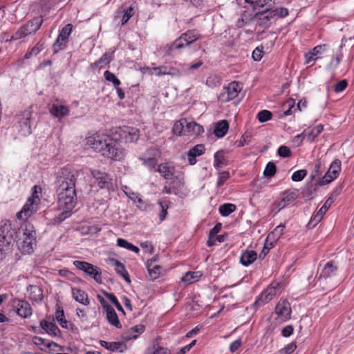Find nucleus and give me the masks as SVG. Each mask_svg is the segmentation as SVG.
<instances>
[{
	"instance_id": "ea45409f",
	"label": "nucleus",
	"mask_w": 354,
	"mask_h": 354,
	"mask_svg": "<svg viewBox=\"0 0 354 354\" xmlns=\"http://www.w3.org/2000/svg\"><path fill=\"white\" fill-rule=\"evenodd\" d=\"M45 46V43L43 41H39L37 43V44L32 48H30L25 54L24 58L26 59H30L32 56H36L38 55L41 50H44Z\"/></svg>"
},
{
	"instance_id": "69168bd1",
	"label": "nucleus",
	"mask_w": 354,
	"mask_h": 354,
	"mask_svg": "<svg viewBox=\"0 0 354 354\" xmlns=\"http://www.w3.org/2000/svg\"><path fill=\"white\" fill-rule=\"evenodd\" d=\"M348 86V82L346 80H342L337 82L334 86V91L335 93H340L346 89Z\"/></svg>"
},
{
	"instance_id": "ddd939ff",
	"label": "nucleus",
	"mask_w": 354,
	"mask_h": 354,
	"mask_svg": "<svg viewBox=\"0 0 354 354\" xmlns=\"http://www.w3.org/2000/svg\"><path fill=\"white\" fill-rule=\"evenodd\" d=\"M341 161L335 159L330 164L328 171L319 182L320 185H325L336 179L341 171Z\"/></svg>"
},
{
	"instance_id": "c03bdc74",
	"label": "nucleus",
	"mask_w": 354,
	"mask_h": 354,
	"mask_svg": "<svg viewBox=\"0 0 354 354\" xmlns=\"http://www.w3.org/2000/svg\"><path fill=\"white\" fill-rule=\"evenodd\" d=\"M236 209V207L235 205L232 203H225L219 207V213L223 216H227L231 213L234 212Z\"/></svg>"
},
{
	"instance_id": "6ab92c4d",
	"label": "nucleus",
	"mask_w": 354,
	"mask_h": 354,
	"mask_svg": "<svg viewBox=\"0 0 354 354\" xmlns=\"http://www.w3.org/2000/svg\"><path fill=\"white\" fill-rule=\"evenodd\" d=\"M39 326L41 329L44 331L41 332V333H46L53 337H60V330L55 324L54 320L49 321L47 319H41L39 322Z\"/></svg>"
},
{
	"instance_id": "c9c22d12",
	"label": "nucleus",
	"mask_w": 354,
	"mask_h": 354,
	"mask_svg": "<svg viewBox=\"0 0 354 354\" xmlns=\"http://www.w3.org/2000/svg\"><path fill=\"white\" fill-rule=\"evenodd\" d=\"M147 71L150 75H155L156 76H162L166 75H173L174 74L170 71V69L166 66H160L157 67H147L144 68Z\"/></svg>"
},
{
	"instance_id": "774afa93",
	"label": "nucleus",
	"mask_w": 354,
	"mask_h": 354,
	"mask_svg": "<svg viewBox=\"0 0 354 354\" xmlns=\"http://www.w3.org/2000/svg\"><path fill=\"white\" fill-rule=\"evenodd\" d=\"M55 318L59 324H60V323H62V322H64L66 320L65 319L64 310L60 306H59L56 310Z\"/></svg>"
},
{
	"instance_id": "8fccbe9b",
	"label": "nucleus",
	"mask_w": 354,
	"mask_h": 354,
	"mask_svg": "<svg viewBox=\"0 0 354 354\" xmlns=\"http://www.w3.org/2000/svg\"><path fill=\"white\" fill-rule=\"evenodd\" d=\"M127 346L123 342H111L109 351L113 352L122 353L126 351Z\"/></svg>"
},
{
	"instance_id": "4468645a",
	"label": "nucleus",
	"mask_w": 354,
	"mask_h": 354,
	"mask_svg": "<svg viewBox=\"0 0 354 354\" xmlns=\"http://www.w3.org/2000/svg\"><path fill=\"white\" fill-rule=\"evenodd\" d=\"M274 313L276 319L285 322L290 319L292 309L290 302L287 299H280L275 306Z\"/></svg>"
},
{
	"instance_id": "5701e85b",
	"label": "nucleus",
	"mask_w": 354,
	"mask_h": 354,
	"mask_svg": "<svg viewBox=\"0 0 354 354\" xmlns=\"http://www.w3.org/2000/svg\"><path fill=\"white\" fill-rule=\"evenodd\" d=\"M49 111L54 117L61 120L69 115L70 109L68 106L65 105L53 104Z\"/></svg>"
},
{
	"instance_id": "338daca9",
	"label": "nucleus",
	"mask_w": 354,
	"mask_h": 354,
	"mask_svg": "<svg viewBox=\"0 0 354 354\" xmlns=\"http://www.w3.org/2000/svg\"><path fill=\"white\" fill-rule=\"evenodd\" d=\"M278 154L283 158H288L291 156L290 149L286 146H281L278 149Z\"/></svg>"
},
{
	"instance_id": "c85d7f7f",
	"label": "nucleus",
	"mask_w": 354,
	"mask_h": 354,
	"mask_svg": "<svg viewBox=\"0 0 354 354\" xmlns=\"http://www.w3.org/2000/svg\"><path fill=\"white\" fill-rule=\"evenodd\" d=\"M337 271V267L334 264L333 261H328L326 263L323 269L322 270L319 277L318 278L319 280L322 279H327L328 277H331L335 276Z\"/></svg>"
},
{
	"instance_id": "052dcab7",
	"label": "nucleus",
	"mask_w": 354,
	"mask_h": 354,
	"mask_svg": "<svg viewBox=\"0 0 354 354\" xmlns=\"http://www.w3.org/2000/svg\"><path fill=\"white\" fill-rule=\"evenodd\" d=\"M63 328H66L68 330L71 331L72 333L76 335L78 333V328L75 326L74 324L71 322H68L67 320L62 322L59 324Z\"/></svg>"
},
{
	"instance_id": "58836bf2",
	"label": "nucleus",
	"mask_w": 354,
	"mask_h": 354,
	"mask_svg": "<svg viewBox=\"0 0 354 354\" xmlns=\"http://www.w3.org/2000/svg\"><path fill=\"white\" fill-rule=\"evenodd\" d=\"M116 272L120 274L124 279L130 283L131 280L128 272L127 271L124 266L118 260L113 259Z\"/></svg>"
},
{
	"instance_id": "f3484780",
	"label": "nucleus",
	"mask_w": 354,
	"mask_h": 354,
	"mask_svg": "<svg viewBox=\"0 0 354 354\" xmlns=\"http://www.w3.org/2000/svg\"><path fill=\"white\" fill-rule=\"evenodd\" d=\"M38 202L33 198H28L21 210L17 214V217L19 220H27L36 211Z\"/></svg>"
},
{
	"instance_id": "a878e982",
	"label": "nucleus",
	"mask_w": 354,
	"mask_h": 354,
	"mask_svg": "<svg viewBox=\"0 0 354 354\" xmlns=\"http://www.w3.org/2000/svg\"><path fill=\"white\" fill-rule=\"evenodd\" d=\"M133 14V8L131 6H129L127 8H120L115 12V19L122 17L121 24L122 25H124L128 22Z\"/></svg>"
},
{
	"instance_id": "13d9d810",
	"label": "nucleus",
	"mask_w": 354,
	"mask_h": 354,
	"mask_svg": "<svg viewBox=\"0 0 354 354\" xmlns=\"http://www.w3.org/2000/svg\"><path fill=\"white\" fill-rule=\"evenodd\" d=\"M307 175V171L306 169H300L295 171L291 177L292 181L299 182L302 180Z\"/></svg>"
},
{
	"instance_id": "09e8293b",
	"label": "nucleus",
	"mask_w": 354,
	"mask_h": 354,
	"mask_svg": "<svg viewBox=\"0 0 354 354\" xmlns=\"http://www.w3.org/2000/svg\"><path fill=\"white\" fill-rule=\"evenodd\" d=\"M68 41L66 40H61V39L57 37L55 43L53 45V50L55 54L59 53V51L65 49L67 46Z\"/></svg>"
},
{
	"instance_id": "c756f323",
	"label": "nucleus",
	"mask_w": 354,
	"mask_h": 354,
	"mask_svg": "<svg viewBox=\"0 0 354 354\" xmlns=\"http://www.w3.org/2000/svg\"><path fill=\"white\" fill-rule=\"evenodd\" d=\"M245 2L253 5V10H256L261 8L272 10L271 8L275 4L276 0H245Z\"/></svg>"
},
{
	"instance_id": "39448f33",
	"label": "nucleus",
	"mask_w": 354,
	"mask_h": 354,
	"mask_svg": "<svg viewBox=\"0 0 354 354\" xmlns=\"http://www.w3.org/2000/svg\"><path fill=\"white\" fill-rule=\"evenodd\" d=\"M23 236V241L18 243V247L23 254H31L36 245V232L32 225H26Z\"/></svg>"
},
{
	"instance_id": "603ef678",
	"label": "nucleus",
	"mask_w": 354,
	"mask_h": 354,
	"mask_svg": "<svg viewBox=\"0 0 354 354\" xmlns=\"http://www.w3.org/2000/svg\"><path fill=\"white\" fill-rule=\"evenodd\" d=\"M104 76L106 81L113 83L114 87H117L118 86H120L121 84L120 80L115 75V74L110 72L109 71H106L104 73Z\"/></svg>"
},
{
	"instance_id": "72a5a7b5",
	"label": "nucleus",
	"mask_w": 354,
	"mask_h": 354,
	"mask_svg": "<svg viewBox=\"0 0 354 354\" xmlns=\"http://www.w3.org/2000/svg\"><path fill=\"white\" fill-rule=\"evenodd\" d=\"M151 151H156L157 153L158 152V150L156 149H150L147 151L146 153H145L142 156L140 157L139 159L141 161H142L144 165L147 167L150 171H152L153 169H155L158 160L155 157L147 156V154L149 153Z\"/></svg>"
},
{
	"instance_id": "20e7f679",
	"label": "nucleus",
	"mask_w": 354,
	"mask_h": 354,
	"mask_svg": "<svg viewBox=\"0 0 354 354\" xmlns=\"http://www.w3.org/2000/svg\"><path fill=\"white\" fill-rule=\"evenodd\" d=\"M42 23L43 19L41 17H34L20 27L11 37V39L18 40L35 34L39 29Z\"/></svg>"
},
{
	"instance_id": "dca6fc26",
	"label": "nucleus",
	"mask_w": 354,
	"mask_h": 354,
	"mask_svg": "<svg viewBox=\"0 0 354 354\" xmlns=\"http://www.w3.org/2000/svg\"><path fill=\"white\" fill-rule=\"evenodd\" d=\"M274 16L270 14V10L257 12L252 17V19L257 21L259 26L263 29L268 28L272 24V19Z\"/></svg>"
},
{
	"instance_id": "9b49d317",
	"label": "nucleus",
	"mask_w": 354,
	"mask_h": 354,
	"mask_svg": "<svg viewBox=\"0 0 354 354\" xmlns=\"http://www.w3.org/2000/svg\"><path fill=\"white\" fill-rule=\"evenodd\" d=\"M17 229L16 222L12 223L9 220L2 221L0 223V236L15 241L18 237Z\"/></svg>"
},
{
	"instance_id": "de8ad7c7",
	"label": "nucleus",
	"mask_w": 354,
	"mask_h": 354,
	"mask_svg": "<svg viewBox=\"0 0 354 354\" xmlns=\"http://www.w3.org/2000/svg\"><path fill=\"white\" fill-rule=\"evenodd\" d=\"M73 26L71 24H68L64 26L62 30H60L57 37L61 39V40H66L68 41V37L72 32Z\"/></svg>"
},
{
	"instance_id": "1a4fd4ad",
	"label": "nucleus",
	"mask_w": 354,
	"mask_h": 354,
	"mask_svg": "<svg viewBox=\"0 0 354 354\" xmlns=\"http://www.w3.org/2000/svg\"><path fill=\"white\" fill-rule=\"evenodd\" d=\"M73 265L79 270H82L91 278H93L97 283H102V272L100 268L93 266V264L82 261H74Z\"/></svg>"
},
{
	"instance_id": "bf43d9fd",
	"label": "nucleus",
	"mask_w": 354,
	"mask_h": 354,
	"mask_svg": "<svg viewBox=\"0 0 354 354\" xmlns=\"http://www.w3.org/2000/svg\"><path fill=\"white\" fill-rule=\"evenodd\" d=\"M230 177L229 171H224L218 173L216 185L221 187Z\"/></svg>"
},
{
	"instance_id": "a211bd4d",
	"label": "nucleus",
	"mask_w": 354,
	"mask_h": 354,
	"mask_svg": "<svg viewBox=\"0 0 354 354\" xmlns=\"http://www.w3.org/2000/svg\"><path fill=\"white\" fill-rule=\"evenodd\" d=\"M91 174L101 189H109L111 187V178L106 173L99 170H92Z\"/></svg>"
},
{
	"instance_id": "79ce46f5",
	"label": "nucleus",
	"mask_w": 354,
	"mask_h": 354,
	"mask_svg": "<svg viewBox=\"0 0 354 354\" xmlns=\"http://www.w3.org/2000/svg\"><path fill=\"white\" fill-rule=\"evenodd\" d=\"M324 130V126L322 124L317 125L307 131L308 139L313 141L317 136H319Z\"/></svg>"
},
{
	"instance_id": "e433bc0d",
	"label": "nucleus",
	"mask_w": 354,
	"mask_h": 354,
	"mask_svg": "<svg viewBox=\"0 0 354 354\" xmlns=\"http://www.w3.org/2000/svg\"><path fill=\"white\" fill-rule=\"evenodd\" d=\"M185 131H187L189 134L194 136H199L200 134L204 132V129L201 125H200L199 124L196 123L194 121H187Z\"/></svg>"
},
{
	"instance_id": "4be33fe9",
	"label": "nucleus",
	"mask_w": 354,
	"mask_h": 354,
	"mask_svg": "<svg viewBox=\"0 0 354 354\" xmlns=\"http://www.w3.org/2000/svg\"><path fill=\"white\" fill-rule=\"evenodd\" d=\"M145 329V326L142 324H138L130 328L122 335V338L124 341H129L133 339H136L140 334H142Z\"/></svg>"
},
{
	"instance_id": "aec40b11",
	"label": "nucleus",
	"mask_w": 354,
	"mask_h": 354,
	"mask_svg": "<svg viewBox=\"0 0 354 354\" xmlns=\"http://www.w3.org/2000/svg\"><path fill=\"white\" fill-rule=\"evenodd\" d=\"M328 48L327 44L317 45L312 50L305 54L306 64H309L312 61L317 60L321 58V55Z\"/></svg>"
},
{
	"instance_id": "f257e3e1",
	"label": "nucleus",
	"mask_w": 354,
	"mask_h": 354,
	"mask_svg": "<svg viewBox=\"0 0 354 354\" xmlns=\"http://www.w3.org/2000/svg\"><path fill=\"white\" fill-rule=\"evenodd\" d=\"M120 140L106 134L97 133L87 138L88 143L103 156L114 160H120L125 156V150L121 142L131 143L138 140L140 131L134 127H126L118 132Z\"/></svg>"
},
{
	"instance_id": "49530a36",
	"label": "nucleus",
	"mask_w": 354,
	"mask_h": 354,
	"mask_svg": "<svg viewBox=\"0 0 354 354\" xmlns=\"http://www.w3.org/2000/svg\"><path fill=\"white\" fill-rule=\"evenodd\" d=\"M117 244L118 246L121 248H126L136 253H138L140 251V249L137 246H135L134 245H133L132 243H129V241L124 239H118Z\"/></svg>"
},
{
	"instance_id": "f8f14e48",
	"label": "nucleus",
	"mask_w": 354,
	"mask_h": 354,
	"mask_svg": "<svg viewBox=\"0 0 354 354\" xmlns=\"http://www.w3.org/2000/svg\"><path fill=\"white\" fill-rule=\"evenodd\" d=\"M241 88L236 82H230L227 86L223 88V91L218 95V100L221 102H227L237 97Z\"/></svg>"
},
{
	"instance_id": "b1692460",
	"label": "nucleus",
	"mask_w": 354,
	"mask_h": 354,
	"mask_svg": "<svg viewBox=\"0 0 354 354\" xmlns=\"http://www.w3.org/2000/svg\"><path fill=\"white\" fill-rule=\"evenodd\" d=\"M156 259H151L147 261V268L149 275L152 280L158 279L162 274V268L160 266L155 264Z\"/></svg>"
},
{
	"instance_id": "680f3d73",
	"label": "nucleus",
	"mask_w": 354,
	"mask_h": 354,
	"mask_svg": "<svg viewBox=\"0 0 354 354\" xmlns=\"http://www.w3.org/2000/svg\"><path fill=\"white\" fill-rule=\"evenodd\" d=\"M288 10L286 8H277L274 10H270V14L274 17L279 16L280 17H285L288 15Z\"/></svg>"
},
{
	"instance_id": "423d86ee",
	"label": "nucleus",
	"mask_w": 354,
	"mask_h": 354,
	"mask_svg": "<svg viewBox=\"0 0 354 354\" xmlns=\"http://www.w3.org/2000/svg\"><path fill=\"white\" fill-rule=\"evenodd\" d=\"M35 114L29 107L17 115L19 126V131L23 136H28L32 133V124L35 119Z\"/></svg>"
},
{
	"instance_id": "4d7b16f0",
	"label": "nucleus",
	"mask_w": 354,
	"mask_h": 354,
	"mask_svg": "<svg viewBox=\"0 0 354 354\" xmlns=\"http://www.w3.org/2000/svg\"><path fill=\"white\" fill-rule=\"evenodd\" d=\"M343 54L339 50V53H337L336 56L335 57H333L328 64V68H336L339 63L341 62V60L342 59Z\"/></svg>"
},
{
	"instance_id": "412c9836",
	"label": "nucleus",
	"mask_w": 354,
	"mask_h": 354,
	"mask_svg": "<svg viewBox=\"0 0 354 354\" xmlns=\"http://www.w3.org/2000/svg\"><path fill=\"white\" fill-rule=\"evenodd\" d=\"M299 194V189H293L291 190H288L283 194V196L281 200L279 203L278 206L283 209L288 204L294 202L297 198L298 197Z\"/></svg>"
},
{
	"instance_id": "f704fd0d",
	"label": "nucleus",
	"mask_w": 354,
	"mask_h": 354,
	"mask_svg": "<svg viewBox=\"0 0 354 354\" xmlns=\"http://www.w3.org/2000/svg\"><path fill=\"white\" fill-rule=\"evenodd\" d=\"M257 258V254L253 250H245L240 257V262L244 266L252 264Z\"/></svg>"
},
{
	"instance_id": "f03ea898",
	"label": "nucleus",
	"mask_w": 354,
	"mask_h": 354,
	"mask_svg": "<svg viewBox=\"0 0 354 354\" xmlns=\"http://www.w3.org/2000/svg\"><path fill=\"white\" fill-rule=\"evenodd\" d=\"M76 180V174L68 168L63 167L57 172L55 181L56 193L59 209L62 211L58 216L59 221L71 215L77 203Z\"/></svg>"
},
{
	"instance_id": "3c124183",
	"label": "nucleus",
	"mask_w": 354,
	"mask_h": 354,
	"mask_svg": "<svg viewBox=\"0 0 354 354\" xmlns=\"http://www.w3.org/2000/svg\"><path fill=\"white\" fill-rule=\"evenodd\" d=\"M284 225L277 226L274 230L268 234L267 239H279L283 234Z\"/></svg>"
},
{
	"instance_id": "0e129e2a",
	"label": "nucleus",
	"mask_w": 354,
	"mask_h": 354,
	"mask_svg": "<svg viewBox=\"0 0 354 354\" xmlns=\"http://www.w3.org/2000/svg\"><path fill=\"white\" fill-rule=\"evenodd\" d=\"M335 198L333 196H331L328 198V199L325 201L323 206L319 209V211L324 214L328 208L331 206V205L334 203Z\"/></svg>"
},
{
	"instance_id": "2eb2a0df",
	"label": "nucleus",
	"mask_w": 354,
	"mask_h": 354,
	"mask_svg": "<svg viewBox=\"0 0 354 354\" xmlns=\"http://www.w3.org/2000/svg\"><path fill=\"white\" fill-rule=\"evenodd\" d=\"M12 304L16 309L17 315L21 317L28 318L32 315V309L27 301L15 298L12 299Z\"/></svg>"
},
{
	"instance_id": "cd10ccee",
	"label": "nucleus",
	"mask_w": 354,
	"mask_h": 354,
	"mask_svg": "<svg viewBox=\"0 0 354 354\" xmlns=\"http://www.w3.org/2000/svg\"><path fill=\"white\" fill-rule=\"evenodd\" d=\"M205 152V147L203 145H197L192 148L187 153L188 161L189 165H194L196 163V158L203 155Z\"/></svg>"
},
{
	"instance_id": "4c0bfd02",
	"label": "nucleus",
	"mask_w": 354,
	"mask_h": 354,
	"mask_svg": "<svg viewBox=\"0 0 354 354\" xmlns=\"http://www.w3.org/2000/svg\"><path fill=\"white\" fill-rule=\"evenodd\" d=\"M227 163V159L224 156L223 151H218L214 153V167L216 169H219L226 165Z\"/></svg>"
},
{
	"instance_id": "473e14b6",
	"label": "nucleus",
	"mask_w": 354,
	"mask_h": 354,
	"mask_svg": "<svg viewBox=\"0 0 354 354\" xmlns=\"http://www.w3.org/2000/svg\"><path fill=\"white\" fill-rule=\"evenodd\" d=\"M228 129V122L225 120H220L215 125L214 133L217 138H223L227 134Z\"/></svg>"
},
{
	"instance_id": "9d476101",
	"label": "nucleus",
	"mask_w": 354,
	"mask_h": 354,
	"mask_svg": "<svg viewBox=\"0 0 354 354\" xmlns=\"http://www.w3.org/2000/svg\"><path fill=\"white\" fill-rule=\"evenodd\" d=\"M98 301L100 303L102 309L103 313L106 315V318L108 321V322L118 328H121L122 325L120 322L119 318L118 317V315L115 310V309L109 304V302L101 295L97 296Z\"/></svg>"
},
{
	"instance_id": "e2e57ef3",
	"label": "nucleus",
	"mask_w": 354,
	"mask_h": 354,
	"mask_svg": "<svg viewBox=\"0 0 354 354\" xmlns=\"http://www.w3.org/2000/svg\"><path fill=\"white\" fill-rule=\"evenodd\" d=\"M113 53H105L103 55L97 60V63H100V66L107 65L113 59Z\"/></svg>"
},
{
	"instance_id": "7ed1b4c3",
	"label": "nucleus",
	"mask_w": 354,
	"mask_h": 354,
	"mask_svg": "<svg viewBox=\"0 0 354 354\" xmlns=\"http://www.w3.org/2000/svg\"><path fill=\"white\" fill-rule=\"evenodd\" d=\"M201 35L196 30H189L180 35L170 45L165 47V54L174 57L180 54L184 49L189 47L200 38Z\"/></svg>"
},
{
	"instance_id": "a19ab883",
	"label": "nucleus",
	"mask_w": 354,
	"mask_h": 354,
	"mask_svg": "<svg viewBox=\"0 0 354 354\" xmlns=\"http://www.w3.org/2000/svg\"><path fill=\"white\" fill-rule=\"evenodd\" d=\"M201 276V272H188L182 277V281L187 283H192L197 281Z\"/></svg>"
},
{
	"instance_id": "6e6552de",
	"label": "nucleus",
	"mask_w": 354,
	"mask_h": 354,
	"mask_svg": "<svg viewBox=\"0 0 354 354\" xmlns=\"http://www.w3.org/2000/svg\"><path fill=\"white\" fill-rule=\"evenodd\" d=\"M281 283L278 281L272 282L258 297L254 305L262 306L270 301L274 296L280 293Z\"/></svg>"
},
{
	"instance_id": "0eeeda50",
	"label": "nucleus",
	"mask_w": 354,
	"mask_h": 354,
	"mask_svg": "<svg viewBox=\"0 0 354 354\" xmlns=\"http://www.w3.org/2000/svg\"><path fill=\"white\" fill-rule=\"evenodd\" d=\"M281 283L278 281L272 282L258 297L254 305L262 306L270 301L274 296L280 293Z\"/></svg>"
},
{
	"instance_id": "5fc2aeb1",
	"label": "nucleus",
	"mask_w": 354,
	"mask_h": 354,
	"mask_svg": "<svg viewBox=\"0 0 354 354\" xmlns=\"http://www.w3.org/2000/svg\"><path fill=\"white\" fill-rule=\"evenodd\" d=\"M277 167L274 162H269L263 171V174L266 177H272L276 174Z\"/></svg>"
},
{
	"instance_id": "6e6d98bb",
	"label": "nucleus",
	"mask_w": 354,
	"mask_h": 354,
	"mask_svg": "<svg viewBox=\"0 0 354 354\" xmlns=\"http://www.w3.org/2000/svg\"><path fill=\"white\" fill-rule=\"evenodd\" d=\"M297 348L296 342H292L286 345L284 348L279 350V354H292Z\"/></svg>"
},
{
	"instance_id": "2f4dec72",
	"label": "nucleus",
	"mask_w": 354,
	"mask_h": 354,
	"mask_svg": "<svg viewBox=\"0 0 354 354\" xmlns=\"http://www.w3.org/2000/svg\"><path fill=\"white\" fill-rule=\"evenodd\" d=\"M13 242L0 236V260L3 259L11 252Z\"/></svg>"
},
{
	"instance_id": "393cba45",
	"label": "nucleus",
	"mask_w": 354,
	"mask_h": 354,
	"mask_svg": "<svg viewBox=\"0 0 354 354\" xmlns=\"http://www.w3.org/2000/svg\"><path fill=\"white\" fill-rule=\"evenodd\" d=\"M72 297L77 302L88 306L90 304L88 294L83 290L77 288H71Z\"/></svg>"
},
{
	"instance_id": "7c9ffc66",
	"label": "nucleus",
	"mask_w": 354,
	"mask_h": 354,
	"mask_svg": "<svg viewBox=\"0 0 354 354\" xmlns=\"http://www.w3.org/2000/svg\"><path fill=\"white\" fill-rule=\"evenodd\" d=\"M157 171L159 172L165 179L171 180L174 175L175 167L169 165L168 163H162L159 165Z\"/></svg>"
},
{
	"instance_id": "864d4df0",
	"label": "nucleus",
	"mask_w": 354,
	"mask_h": 354,
	"mask_svg": "<svg viewBox=\"0 0 354 354\" xmlns=\"http://www.w3.org/2000/svg\"><path fill=\"white\" fill-rule=\"evenodd\" d=\"M272 118V114L270 111L268 110H262L260 111L257 114V118L259 121L261 123L266 122Z\"/></svg>"
},
{
	"instance_id": "bb28decb",
	"label": "nucleus",
	"mask_w": 354,
	"mask_h": 354,
	"mask_svg": "<svg viewBox=\"0 0 354 354\" xmlns=\"http://www.w3.org/2000/svg\"><path fill=\"white\" fill-rule=\"evenodd\" d=\"M29 299L35 302H40L44 298L43 290L38 286L30 285L27 288Z\"/></svg>"
},
{
	"instance_id": "37998d69",
	"label": "nucleus",
	"mask_w": 354,
	"mask_h": 354,
	"mask_svg": "<svg viewBox=\"0 0 354 354\" xmlns=\"http://www.w3.org/2000/svg\"><path fill=\"white\" fill-rule=\"evenodd\" d=\"M187 124V119L183 118L176 121L172 128V132L177 136H182L185 126Z\"/></svg>"
},
{
	"instance_id": "a18cd8bd",
	"label": "nucleus",
	"mask_w": 354,
	"mask_h": 354,
	"mask_svg": "<svg viewBox=\"0 0 354 354\" xmlns=\"http://www.w3.org/2000/svg\"><path fill=\"white\" fill-rule=\"evenodd\" d=\"M104 296L115 306V308L124 315L125 314L124 310L118 301L117 297L113 293L103 291Z\"/></svg>"
}]
</instances>
